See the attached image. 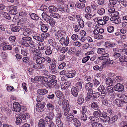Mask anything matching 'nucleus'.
I'll return each instance as SVG.
<instances>
[{"label":"nucleus","instance_id":"1","mask_svg":"<svg viewBox=\"0 0 127 127\" xmlns=\"http://www.w3.org/2000/svg\"><path fill=\"white\" fill-rule=\"evenodd\" d=\"M54 116V114L53 113L50 112L49 115L44 118L48 127H56V125L52 121Z\"/></svg>","mask_w":127,"mask_h":127},{"label":"nucleus","instance_id":"2","mask_svg":"<svg viewBox=\"0 0 127 127\" xmlns=\"http://www.w3.org/2000/svg\"><path fill=\"white\" fill-rule=\"evenodd\" d=\"M44 62V58L43 57H37L36 60V62L37 64H38V67L40 69L46 68L49 65L48 63L45 64H42Z\"/></svg>","mask_w":127,"mask_h":127},{"label":"nucleus","instance_id":"3","mask_svg":"<svg viewBox=\"0 0 127 127\" xmlns=\"http://www.w3.org/2000/svg\"><path fill=\"white\" fill-rule=\"evenodd\" d=\"M17 6L12 5L7 7V9L8 10H9V13L10 14L12 15H14L18 13L17 10Z\"/></svg>","mask_w":127,"mask_h":127},{"label":"nucleus","instance_id":"4","mask_svg":"<svg viewBox=\"0 0 127 127\" xmlns=\"http://www.w3.org/2000/svg\"><path fill=\"white\" fill-rule=\"evenodd\" d=\"M52 63L49 66V71L51 73L53 74H55L57 72V71L56 68L55 60H52Z\"/></svg>","mask_w":127,"mask_h":127},{"label":"nucleus","instance_id":"5","mask_svg":"<svg viewBox=\"0 0 127 127\" xmlns=\"http://www.w3.org/2000/svg\"><path fill=\"white\" fill-rule=\"evenodd\" d=\"M0 47H2V49L4 51L11 50L12 46L5 42H3L0 44Z\"/></svg>","mask_w":127,"mask_h":127},{"label":"nucleus","instance_id":"6","mask_svg":"<svg viewBox=\"0 0 127 127\" xmlns=\"http://www.w3.org/2000/svg\"><path fill=\"white\" fill-rule=\"evenodd\" d=\"M93 35L94 38L97 39H101L103 38L102 35L99 34L98 30H95L93 32Z\"/></svg>","mask_w":127,"mask_h":127},{"label":"nucleus","instance_id":"7","mask_svg":"<svg viewBox=\"0 0 127 127\" xmlns=\"http://www.w3.org/2000/svg\"><path fill=\"white\" fill-rule=\"evenodd\" d=\"M94 115L97 118L99 117L100 119L102 120L103 122H106V120H105L103 119L102 118V113L100 110H98L97 111H95L93 112Z\"/></svg>","mask_w":127,"mask_h":127},{"label":"nucleus","instance_id":"8","mask_svg":"<svg viewBox=\"0 0 127 127\" xmlns=\"http://www.w3.org/2000/svg\"><path fill=\"white\" fill-rule=\"evenodd\" d=\"M124 89L123 85L120 83L117 84L114 87V90L118 92H122Z\"/></svg>","mask_w":127,"mask_h":127},{"label":"nucleus","instance_id":"9","mask_svg":"<svg viewBox=\"0 0 127 127\" xmlns=\"http://www.w3.org/2000/svg\"><path fill=\"white\" fill-rule=\"evenodd\" d=\"M33 32V31L29 28L24 29L23 32V34L24 36H29L31 35Z\"/></svg>","mask_w":127,"mask_h":127},{"label":"nucleus","instance_id":"10","mask_svg":"<svg viewBox=\"0 0 127 127\" xmlns=\"http://www.w3.org/2000/svg\"><path fill=\"white\" fill-rule=\"evenodd\" d=\"M48 41L51 45L58 50L60 49V47L59 43H56L53 40L50 39Z\"/></svg>","mask_w":127,"mask_h":127},{"label":"nucleus","instance_id":"11","mask_svg":"<svg viewBox=\"0 0 127 127\" xmlns=\"http://www.w3.org/2000/svg\"><path fill=\"white\" fill-rule=\"evenodd\" d=\"M66 34L65 31L60 30L58 31L56 33L55 36L56 38L59 39L61 37H63Z\"/></svg>","mask_w":127,"mask_h":127},{"label":"nucleus","instance_id":"12","mask_svg":"<svg viewBox=\"0 0 127 127\" xmlns=\"http://www.w3.org/2000/svg\"><path fill=\"white\" fill-rule=\"evenodd\" d=\"M59 42L61 44L64 45L65 46H67L69 43V37L67 36L66 39H64L63 37H62L59 40Z\"/></svg>","mask_w":127,"mask_h":127},{"label":"nucleus","instance_id":"13","mask_svg":"<svg viewBox=\"0 0 127 127\" xmlns=\"http://www.w3.org/2000/svg\"><path fill=\"white\" fill-rule=\"evenodd\" d=\"M62 107L64 109V115H67L69 112L70 107L69 104H64Z\"/></svg>","mask_w":127,"mask_h":127},{"label":"nucleus","instance_id":"14","mask_svg":"<svg viewBox=\"0 0 127 127\" xmlns=\"http://www.w3.org/2000/svg\"><path fill=\"white\" fill-rule=\"evenodd\" d=\"M79 90H78L76 87L72 86L71 89V94L75 97L77 96Z\"/></svg>","mask_w":127,"mask_h":127},{"label":"nucleus","instance_id":"15","mask_svg":"<svg viewBox=\"0 0 127 127\" xmlns=\"http://www.w3.org/2000/svg\"><path fill=\"white\" fill-rule=\"evenodd\" d=\"M113 51L114 53H117L118 52H122L123 54H125L127 55V49L126 48L120 49L119 50L117 48H114Z\"/></svg>","mask_w":127,"mask_h":127},{"label":"nucleus","instance_id":"16","mask_svg":"<svg viewBox=\"0 0 127 127\" xmlns=\"http://www.w3.org/2000/svg\"><path fill=\"white\" fill-rule=\"evenodd\" d=\"M116 44L110 41L105 42V43L104 46L105 47L110 48L115 47Z\"/></svg>","mask_w":127,"mask_h":127},{"label":"nucleus","instance_id":"17","mask_svg":"<svg viewBox=\"0 0 127 127\" xmlns=\"http://www.w3.org/2000/svg\"><path fill=\"white\" fill-rule=\"evenodd\" d=\"M110 20L112 22L115 24L120 23L121 22V20L119 16L117 17H111L110 18Z\"/></svg>","mask_w":127,"mask_h":127},{"label":"nucleus","instance_id":"18","mask_svg":"<svg viewBox=\"0 0 127 127\" xmlns=\"http://www.w3.org/2000/svg\"><path fill=\"white\" fill-rule=\"evenodd\" d=\"M78 82L77 83L75 87L78 90H80L82 88V83H83L82 80L80 78L78 79Z\"/></svg>","mask_w":127,"mask_h":127},{"label":"nucleus","instance_id":"19","mask_svg":"<svg viewBox=\"0 0 127 127\" xmlns=\"http://www.w3.org/2000/svg\"><path fill=\"white\" fill-rule=\"evenodd\" d=\"M13 106L14 110L16 112H18L21 109L20 104H13Z\"/></svg>","mask_w":127,"mask_h":127},{"label":"nucleus","instance_id":"20","mask_svg":"<svg viewBox=\"0 0 127 127\" xmlns=\"http://www.w3.org/2000/svg\"><path fill=\"white\" fill-rule=\"evenodd\" d=\"M48 23L50 26H54L55 24V21L54 19L50 16H49L47 18V21H46Z\"/></svg>","mask_w":127,"mask_h":127},{"label":"nucleus","instance_id":"21","mask_svg":"<svg viewBox=\"0 0 127 127\" xmlns=\"http://www.w3.org/2000/svg\"><path fill=\"white\" fill-rule=\"evenodd\" d=\"M74 125L76 127H80L81 126V123L80 120L76 118H74L73 120Z\"/></svg>","mask_w":127,"mask_h":127},{"label":"nucleus","instance_id":"22","mask_svg":"<svg viewBox=\"0 0 127 127\" xmlns=\"http://www.w3.org/2000/svg\"><path fill=\"white\" fill-rule=\"evenodd\" d=\"M37 93L38 94L40 95H44L47 94L48 91L45 89H41L38 90Z\"/></svg>","mask_w":127,"mask_h":127},{"label":"nucleus","instance_id":"23","mask_svg":"<svg viewBox=\"0 0 127 127\" xmlns=\"http://www.w3.org/2000/svg\"><path fill=\"white\" fill-rule=\"evenodd\" d=\"M71 85V83L70 82H67L62 85L61 86L62 89L65 90L67 89Z\"/></svg>","mask_w":127,"mask_h":127},{"label":"nucleus","instance_id":"24","mask_svg":"<svg viewBox=\"0 0 127 127\" xmlns=\"http://www.w3.org/2000/svg\"><path fill=\"white\" fill-rule=\"evenodd\" d=\"M29 16L34 21H37L39 19V17L36 14L32 13H30L29 14Z\"/></svg>","mask_w":127,"mask_h":127},{"label":"nucleus","instance_id":"25","mask_svg":"<svg viewBox=\"0 0 127 127\" xmlns=\"http://www.w3.org/2000/svg\"><path fill=\"white\" fill-rule=\"evenodd\" d=\"M46 122L44 119H41L39 121L38 124V127H45Z\"/></svg>","mask_w":127,"mask_h":127},{"label":"nucleus","instance_id":"26","mask_svg":"<svg viewBox=\"0 0 127 127\" xmlns=\"http://www.w3.org/2000/svg\"><path fill=\"white\" fill-rule=\"evenodd\" d=\"M48 8L49 9V12L50 13L53 12H56L58 11L57 8L54 5L50 6Z\"/></svg>","mask_w":127,"mask_h":127},{"label":"nucleus","instance_id":"27","mask_svg":"<svg viewBox=\"0 0 127 127\" xmlns=\"http://www.w3.org/2000/svg\"><path fill=\"white\" fill-rule=\"evenodd\" d=\"M38 64H36L35 63L33 62H31L30 63V67L33 69H40L38 67Z\"/></svg>","mask_w":127,"mask_h":127},{"label":"nucleus","instance_id":"28","mask_svg":"<svg viewBox=\"0 0 127 127\" xmlns=\"http://www.w3.org/2000/svg\"><path fill=\"white\" fill-rule=\"evenodd\" d=\"M33 38L36 40L39 41H44L43 37L41 35L38 36L37 35H34L33 36Z\"/></svg>","mask_w":127,"mask_h":127},{"label":"nucleus","instance_id":"29","mask_svg":"<svg viewBox=\"0 0 127 127\" xmlns=\"http://www.w3.org/2000/svg\"><path fill=\"white\" fill-rule=\"evenodd\" d=\"M97 13L98 14L101 16H102L105 13V9L102 8H98L97 10Z\"/></svg>","mask_w":127,"mask_h":127},{"label":"nucleus","instance_id":"30","mask_svg":"<svg viewBox=\"0 0 127 127\" xmlns=\"http://www.w3.org/2000/svg\"><path fill=\"white\" fill-rule=\"evenodd\" d=\"M89 119L91 120L92 122L93 123L94 122H97L99 121V119L93 116H91L89 117Z\"/></svg>","mask_w":127,"mask_h":127},{"label":"nucleus","instance_id":"31","mask_svg":"<svg viewBox=\"0 0 127 127\" xmlns=\"http://www.w3.org/2000/svg\"><path fill=\"white\" fill-rule=\"evenodd\" d=\"M93 87V84L90 82H89L86 83L85 85V88L86 90H92V89Z\"/></svg>","mask_w":127,"mask_h":127},{"label":"nucleus","instance_id":"32","mask_svg":"<svg viewBox=\"0 0 127 127\" xmlns=\"http://www.w3.org/2000/svg\"><path fill=\"white\" fill-rule=\"evenodd\" d=\"M50 15L51 17L59 19L61 17V15H60L55 12L50 13Z\"/></svg>","mask_w":127,"mask_h":127},{"label":"nucleus","instance_id":"33","mask_svg":"<svg viewBox=\"0 0 127 127\" xmlns=\"http://www.w3.org/2000/svg\"><path fill=\"white\" fill-rule=\"evenodd\" d=\"M59 110H60L59 108H57L56 109V111H58L59 113H57L56 114V121L60 120L61 118L62 117V115L61 113H59Z\"/></svg>","mask_w":127,"mask_h":127},{"label":"nucleus","instance_id":"34","mask_svg":"<svg viewBox=\"0 0 127 127\" xmlns=\"http://www.w3.org/2000/svg\"><path fill=\"white\" fill-rule=\"evenodd\" d=\"M91 125L93 127H103L101 123L96 122H93Z\"/></svg>","mask_w":127,"mask_h":127},{"label":"nucleus","instance_id":"35","mask_svg":"<svg viewBox=\"0 0 127 127\" xmlns=\"http://www.w3.org/2000/svg\"><path fill=\"white\" fill-rule=\"evenodd\" d=\"M75 6L80 9H82L84 8L85 6V4L83 3H77L75 5Z\"/></svg>","mask_w":127,"mask_h":127},{"label":"nucleus","instance_id":"36","mask_svg":"<svg viewBox=\"0 0 127 127\" xmlns=\"http://www.w3.org/2000/svg\"><path fill=\"white\" fill-rule=\"evenodd\" d=\"M100 81L98 80L96 78L94 79L93 83L94 86L95 87H97L100 83Z\"/></svg>","mask_w":127,"mask_h":127},{"label":"nucleus","instance_id":"37","mask_svg":"<svg viewBox=\"0 0 127 127\" xmlns=\"http://www.w3.org/2000/svg\"><path fill=\"white\" fill-rule=\"evenodd\" d=\"M36 105L37 107L36 109V110H37V109H39V110H39L40 111V109L43 108L45 106L44 104H36Z\"/></svg>","mask_w":127,"mask_h":127},{"label":"nucleus","instance_id":"38","mask_svg":"<svg viewBox=\"0 0 127 127\" xmlns=\"http://www.w3.org/2000/svg\"><path fill=\"white\" fill-rule=\"evenodd\" d=\"M15 119L16 123L17 125L20 124L22 121V118L20 116L16 117Z\"/></svg>","mask_w":127,"mask_h":127},{"label":"nucleus","instance_id":"39","mask_svg":"<svg viewBox=\"0 0 127 127\" xmlns=\"http://www.w3.org/2000/svg\"><path fill=\"white\" fill-rule=\"evenodd\" d=\"M76 73L75 71L73 70L72 71V72L68 74L66 76L68 78H72L75 76V75Z\"/></svg>","mask_w":127,"mask_h":127},{"label":"nucleus","instance_id":"40","mask_svg":"<svg viewBox=\"0 0 127 127\" xmlns=\"http://www.w3.org/2000/svg\"><path fill=\"white\" fill-rule=\"evenodd\" d=\"M21 29L20 27L19 26H16L11 29V31L14 32H18Z\"/></svg>","mask_w":127,"mask_h":127},{"label":"nucleus","instance_id":"41","mask_svg":"<svg viewBox=\"0 0 127 127\" xmlns=\"http://www.w3.org/2000/svg\"><path fill=\"white\" fill-rule=\"evenodd\" d=\"M106 83L108 85H112L113 84V81L111 78L108 77L106 78Z\"/></svg>","mask_w":127,"mask_h":127},{"label":"nucleus","instance_id":"42","mask_svg":"<svg viewBox=\"0 0 127 127\" xmlns=\"http://www.w3.org/2000/svg\"><path fill=\"white\" fill-rule=\"evenodd\" d=\"M77 22L78 24V25L80 26L81 28H83L84 27V22L82 18L79 20H78Z\"/></svg>","mask_w":127,"mask_h":127},{"label":"nucleus","instance_id":"43","mask_svg":"<svg viewBox=\"0 0 127 127\" xmlns=\"http://www.w3.org/2000/svg\"><path fill=\"white\" fill-rule=\"evenodd\" d=\"M73 118V115L71 114H68L66 117L67 120L69 122H71L72 120H73L74 119Z\"/></svg>","mask_w":127,"mask_h":127},{"label":"nucleus","instance_id":"44","mask_svg":"<svg viewBox=\"0 0 127 127\" xmlns=\"http://www.w3.org/2000/svg\"><path fill=\"white\" fill-rule=\"evenodd\" d=\"M56 96L58 98L62 97L63 95V93L59 90L56 91L55 92Z\"/></svg>","mask_w":127,"mask_h":127},{"label":"nucleus","instance_id":"45","mask_svg":"<svg viewBox=\"0 0 127 127\" xmlns=\"http://www.w3.org/2000/svg\"><path fill=\"white\" fill-rule=\"evenodd\" d=\"M75 17V15L70 16V15H69L68 16V18L69 21H70L71 22L73 23L75 22V19L74 18Z\"/></svg>","mask_w":127,"mask_h":127},{"label":"nucleus","instance_id":"46","mask_svg":"<svg viewBox=\"0 0 127 127\" xmlns=\"http://www.w3.org/2000/svg\"><path fill=\"white\" fill-rule=\"evenodd\" d=\"M119 60L120 62H126L127 60V57L125 56H120L119 59Z\"/></svg>","mask_w":127,"mask_h":127},{"label":"nucleus","instance_id":"47","mask_svg":"<svg viewBox=\"0 0 127 127\" xmlns=\"http://www.w3.org/2000/svg\"><path fill=\"white\" fill-rule=\"evenodd\" d=\"M118 118V117L117 115L114 116L113 117L110 119H109V121L112 123L113 122H114L115 121H117Z\"/></svg>","mask_w":127,"mask_h":127},{"label":"nucleus","instance_id":"48","mask_svg":"<svg viewBox=\"0 0 127 127\" xmlns=\"http://www.w3.org/2000/svg\"><path fill=\"white\" fill-rule=\"evenodd\" d=\"M117 3V1L116 0H110L109 1V5L111 6L114 7V5Z\"/></svg>","mask_w":127,"mask_h":127},{"label":"nucleus","instance_id":"49","mask_svg":"<svg viewBox=\"0 0 127 127\" xmlns=\"http://www.w3.org/2000/svg\"><path fill=\"white\" fill-rule=\"evenodd\" d=\"M48 26L46 25H43L41 27V30L43 32H46L48 30Z\"/></svg>","mask_w":127,"mask_h":127},{"label":"nucleus","instance_id":"50","mask_svg":"<svg viewBox=\"0 0 127 127\" xmlns=\"http://www.w3.org/2000/svg\"><path fill=\"white\" fill-rule=\"evenodd\" d=\"M91 106L93 109L97 110H99V107L96 104H91Z\"/></svg>","mask_w":127,"mask_h":127},{"label":"nucleus","instance_id":"51","mask_svg":"<svg viewBox=\"0 0 127 127\" xmlns=\"http://www.w3.org/2000/svg\"><path fill=\"white\" fill-rule=\"evenodd\" d=\"M74 31L76 32H78L80 29L81 27L78 25H76L74 26Z\"/></svg>","mask_w":127,"mask_h":127},{"label":"nucleus","instance_id":"52","mask_svg":"<svg viewBox=\"0 0 127 127\" xmlns=\"http://www.w3.org/2000/svg\"><path fill=\"white\" fill-rule=\"evenodd\" d=\"M52 53V51L51 49V48L50 47H49L46 49V50L45 51V54L47 55H49L51 54Z\"/></svg>","mask_w":127,"mask_h":127},{"label":"nucleus","instance_id":"53","mask_svg":"<svg viewBox=\"0 0 127 127\" xmlns=\"http://www.w3.org/2000/svg\"><path fill=\"white\" fill-rule=\"evenodd\" d=\"M31 38V37L29 36H25L22 37V39L20 41H22L23 42H27V41H28Z\"/></svg>","mask_w":127,"mask_h":127},{"label":"nucleus","instance_id":"54","mask_svg":"<svg viewBox=\"0 0 127 127\" xmlns=\"http://www.w3.org/2000/svg\"><path fill=\"white\" fill-rule=\"evenodd\" d=\"M114 27L111 26H108L107 28V30L108 32L110 33L113 32L114 30Z\"/></svg>","mask_w":127,"mask_h":127},{"label":"nucleus","instance_id":"55","mask_svg":"<svg viewBox=\"0 0 127 127\" xmlns=\"http://www.w3.org/2000/svg\"><path fill=\"white\" fill-rule=\"evenodd\" d=\"M68 48L67 47H60V52L63 53H64L66 52L68 50Z\"/></svg>","mask_w":127,"mask_h":127},{"label":"nucleus","instance_id":"56","mask_svg":"<svg viewBox=\"0 0 127 127\" xmlns=\"http://www.w3.org/2000/svg\"><path fill=\"white\" fill-rule=\"evenodd\" d=\"M38 81H47V78L46 77H44L43 76H38Z\"/></svg>","mask_w":127,"mask_h":127},{"label":"nucleus","instance_id":"57","mask_svg":"<svg viewBox=\"0 0 127 127\" xmlns=\"http://www.w3.org/2000/svg\"><path fill=\"white\" fill-rule=\"evenodd\" d=\"M105 51V49L103 48H99L97 49V53L99 54H103Z\"/></svg>","mask_w":127,"mask_h":127},{"label":"nucleus","instance_id":"58","mask_svg":"<svg viewBox=\"0 0 127 127\" xmlns=\"http://www.w3.org/2000/svg\"><path fill=\"white\" fill-rule=\"evenodd\" d=\"M19 43L26 47H30V45L27 42H23L22 41H20Z\"/></svg>","mask_w":127,"mask_h":127},{"label":"nucleus","instance_id":"59","mask_svg":"<svg viewBox=\"0 0 127 127\" xmlns=\"http://www.w3.org/2000/svg\"><path fill=\"white\" fill-rule=\"evenodd\" d=\"M44 45L41 42H39L38 44V47L40 50H42L44 48Z\"/></svg>","mask_w":127,"mask_h":127},{"label":"nucleus","instance_id":"60","mask_svg":"<svg viewBox=\"0 0 127 127\" xmlns=\"http://www.w3.org/2000/svg\"><path fill=\"white\" fill-rule=\"evenodd\" d=\"M1 56L3 59L5 60L7 58V55L6 52H2L1 54Z\"/></svg>","mask_w":127,"mask_h":127},{"label":"nucleus","instance_id":"61","mask_svg":"<svg viewBox=\"0 0 127 127\" xmlns=\"http://www.w3.org/2000/svg\"><path fill=\"white\" fill-rule=\"evenodd\" d=\"M113 89L114 88L111 86H108L107 87V91L108 93H112L113 92Z\"/></svg>","mask_w":127,"mask_h":127},{"label":"nucleus","instance_id":"62","mask_svg":"<svg viewBox=\"0 0 127 127\" xmlns=\"http://www.w3.org/2000/svg\"><path fill=\"white\" fill-rule=\"evenodd\" d=\"M85 17L87 20H89L91 19L93 16L92 14L90 13H88L85 14Z\"/></svg>","mask_w":127,"mask_h":127},{"label":"nucleus","instance_id":"63","mask_svg":"<svg viewBox=\"0 0 127 127\" xmlns=\"http://www.w3.org/2000/svg\"><path fill=\"white\" fill-rule=\"evenodd\" d=\"M80 118L82 120L85 121L87 120V117L86 114H80Z\"/></svg>","mask_w":127,"mask_h":127},{"label":"nucleus","instance_id":"64","mask_svg":"<svg viewBox=\"0 0 127 127\" xmlns=\"http://www.w3.org/2000/svg\"><path fill=\"white\" fill-rule=\"evenodd\" d=\"M56 124L58 127H63V124L60 120L56 121Z\"/></svg>","mask_w":127,"mask_h":127}]
</instances>
